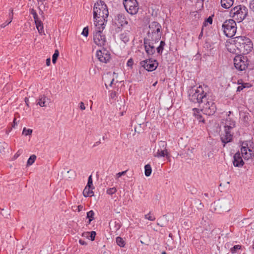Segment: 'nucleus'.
<instances>
[{
  "label": "nucleus",
  "mask_w": 254,
  "mask_h": 254,
  "mask_svg": "<svg viewBox=\"0 0 254 254\" xmlns=\"http://www.w3.org/2000/svg\"><path fill=\"white\" fill-rule=\"evenodd\" d=\"M108 16V9L105 2L101 0L97 1L93 7V19L95 26L102 27L104 29Z\"/></svg>",
  "instance_id": "f257e3e1"
},
{
  "label": "nucleus",
  "mask_w": 254,
  "mask_h": 254,
  "mask_svg": "<svg viewBox=\"0 0 254 254\" xmlns=\"http://www.w3.org/2000/svg\"><path fill=\"white\" fill-rule=\"evenodd\" d=\"M207 88V86H205L204 88L201 85H199L196 88L192 87L189 91L190 100L199 105L205 102V100L208 98Z\"/></svg>",
  "instance_id": "f03ea898"
},
{
  "label": "nucleus",
  "mask_w": 254,
  "mask_h": 254,
  "mask_svg": "<svg viewBox=\"0 0 254 254\" xmlns=\"http://www.w3.org/2000/svg\"><path fill=\"white\" fill-rule=\"evenodd\" d=\"M149 30L147 33V37L144 38L145 41H152L158 43L161 39L162 35V26L157 21H153L149 24Z\"/></svg>",
  "instance_id": "7ed1b4c3"
},
{
  "label": "nucleus",
  "mask_w": 254,
  "mask_h": 254,
  "mask_svg": "<svg viewBox=\"0 0 254 254\" xmlns=\"http://www.w3.org/2000/svg\"><path fill=\"white\" fill-rule=\"evenodd\" d=\"M233 46L237 48L239 53H242L244 55L249 54L253 48L252 41L245 36L236 37Z\"/></svg>",
  "instance_id": "20e7f679"
},
{
  "label": "nucleus",
  "mask_w": 254,
  "mask_h": 254,
  "mask_svg": "<svg viewBox=\"0 0 254 254\" xmlns=\"http://www.w3.org/2000/svg\"><path fill=\"white\" fill-rule=\"evenodd\" d=\"M230 15L238 22H241L248 16V9L243 5H237L231 10Z\"/></svg>",
  "instance_id": "39448f33"
},
{
  "label": "nucleus",
  "mask_w": 254,
  "mask_h": 254,
  "mask_svg": "<svg viewBox=\"0 0 254 254\" xmlns=\"http://www.w3.org/2000/svg\"><path fill=\"white\" fill-rule=\"evenodd\" d=\"M224 34L228 37H233L237 30L236 23L234 19L226 20L222 25Z\"/></svg>",
  "instance_id": "423d86ee"
},
{
  "label": "nucleus",
  "mask_w": 254,
  "mask_h": 254,
  "mask_svg": "<svg viewBox=\"0 0 254 254\" xmlns=\"http://www.w3.org/2000/svg\"><path fill=\"white\" fill-rule=\"evenodd\" d=\"M249 61L246 56L238 55L234 59V66L240 71L246 69L249 65Z\"/></svg>",
  "instance_id": "0eeeda50"
},
{
  "label": "nucleus",
  "mask_w": 254,
  "mask_h": 254,
  "mask_svg": "<svg viewBox=\"0 0 254 254\" xmlns=\"http://www.w3.org/2000/svg\"><path fill=\"white\" fill-rule=\"evenodd\" d=\"M102 27L96 26L95 31L93 33L94 43L99 46H103L106 42V36L103 34Z\"/></svg>",
  "instance_id": "6e6552de"
},
{
  "label": "nucleus",
  "mask_w": 254,
  "mask_h": 254,
  "mask_svg": "<svg viewBox=\"0 0 254 254\" xmlns=\"http://www.w3.org/2000/svg\"><path fill=\"white\" fill-rule=\"evenodd\" d=\"M203 104L201 111L203 114L208 116H211L215 114L217 110L216 106L212 99L208 98L207 100H205V102Z\"/></svg>",
  "instance_id": "1a4fd4ad"
},
{
  "label": "nucleus",
  "mask_w": 254,
  "mask_h": 254,
  "mask_svg": "<svg viewBox=\"0 0 254 254\" xmlns=\"http://www.w3.org/2000/svg\"><path fill=\"white\" fill-rule=\"evenodd\" d=\"M124 5L127 11L131 15L136 14L139 9L136 0H124Z\"/></svg>",
  "instance_id": "9d476101"
},
{
  "label": "nucleus",
  "mask_w": 254,
  "mask_h": 254,
  "mask_svg": "<svg viewBox=\"0 0 254 254\" xmlns=\"http://www.w3.org/2000/svg\"><path fill=\"white\" fill-rule=\"evenodd\" d=\"M140 64L146 70L152 71L156 69L158 65V63L157 60L150 59L141 61Z\"/></svg>",
  "instance_id": "9b49d317"
},
{
  "label": "nucleus",
  "mask_w": 254,
  "mask_h": 254,
  "mask_svg": "<svg viewBox=\"0 0 254 254\" xmlns=\"http://www.w3.org/2000/svg\"><path fill=\"white\" fill-rule=\"evenodd\" d=\"M159 148L158 149L157 152L154 154V156L157 158L160 157H169V152L166 149L167 143L165 141H160L159 142Z\"/></svg>",
  "instance_id": "f8f14e48"
},
{
  "label": "nucleus",
  "mask_w": 254,
  "mask_h": 254,
  "mask_svg": "<svg viewBox=\"0 0 254 254\" xmlns=\"http://www.w3.org/2000/svg\"><path fill=\"white\" fill-rule=\"evenodd\" d=\"M96 56L100 62L104 63H108L111 59L109 52L105 48L97 50Z\"/></svg>",
  "instance_id": "ddd939ff"
},
{
  "label": "nucleus",
  "mask_w": 254,
  "mask_h": 254,
  "mask_svg": "<svg viewBox=\"0 0 254 254\" xmlns=\"http://www.w3.org/2000/svg\"><path fill=\"white\" fill-rule=\"evenodd\" d=\"M232 129L228 127L224 128L225 133L221 135V140L224 143L223 146H225L226 143L232 140L233 133L231 132Z\"/></svg>",
  "instance_id": "4468645a"
},
{
  "label": "nucleus",
  "mask_w": 254,
  "mask_h": 254,
  "mask_svg": "<svg viewBox=\"0 0 254 254\" xmlns=\"http://www.w3.org/2000/svg\"><path fill=\"white\" fill-rule=\"evenodd\" d=\"M241 156L245 160H248L252 157L253 155V151L252 149L248 147V144L243 143L241 149Z\"/></svg>",
  "instance_id": "2eb2a0df"
},
{
  "label": "nucleus",
  "mask_w": 254,
  "mask_h": 254,
  "mask_svg": "<svg viewBox=\"0 0 254 254\" xmlns=\"http://www.w3.org/2000/svg\"><path fill=\"white\" fill-rule=\"evenodd\" d=\"M155 43L152 41H145V39H143L145 50L148 55L152 56L155 53V49L154 46V44Z\"/></svg>",
  "instance_id": "dca6fc26"
},
{
  "label": "nucleus",
  "mask_w": 254,
  "mask_h": 254,
  "mask_svg": "<svg viewBox=\"0 0 254 254\" xmlns=\"http://www.w3.org/2000/svg\"><path fill=\"white\" fill-rule=\"evenodd\" d=\"M115 23L118 26H124L128 24V21L124 14L119 13L115 17Z\"/></svg>",
  "instance_id": "f3484780"
},
{
  "label": "nucleus",
  "mask_w": 254,
  "mask_h": 254,
  "mask_svg": "<svg viewBox=\"0 0 254 254\" xmlns=\"http://www.w3.org/2000/svg\"><path fill=\"white\" fill-rule=\"evenodd\" d=\"M241 153L239 152L236 153L233 157L234 160L233 163L234 166L237 167H241L244 164Z\"/></svg>",
  "instance_id": "a211bd4d"
},
{
  "label": "nucleus",
  "mask_w": 254,
  "mask_h": 254,
  "mask_svg": "<svg viewBox=\"0 0 254 254\" xmlns=\"http://www.w3.org/2000/svg\"><path fill=\"white\" fill-rule=\"evenodd\" d=\"M50 103V99L44 95L39 97L37 104L39 105L41 107H46L48 104Z\"/></svg>",
  "instance_id": "6ab92c4d"
},
{
  "label": "nucleus",
  "mask_w": 254,
  "mask_h": 254,
  "mask_svg": "<svg viewBox=\"0 0 254 254\" xmlns=\"http://www.w3.org/2000/svg\"><path fill=\"white\" fill-rule=\"evenodd\" d=\"M130 31L129 30H126L122 32L120 34V39L124 43L126 44L129 41Z\"/></svg>",
  "instance_id": "aec40b11"
},
{
  "label": "nucleus",
  "mask_w": 254,
  "mask_h": 254,
  "mask_svg": "<svg viewBox=\"0 0 254 254\" xmlns=\"http://www.w3.org/2000/svg\"><path fill=\"white\" fill-rule=\"evenodd\" d=\"M193 111V115L195 116V118L199 121V122H202L203 123H205L204 119L202 118V115L201 114V109H199L197 108H193L192 109Z\"/></svg>",
  "instance_id": "412c9836"
},
{
  "label": "nucleus",
  "mask_w": 254,
  "mask_h": 254,
  "mask_svg": "<svg viewBox=\"0 0 254 254\" xmlns=\"http://www.w3.org/2000/svg\"><path fill=\"white\" fill-rule=\"evenodd\" d=\"M236 122L232 119L229 117V115H228V117L226 119L224 128H230L233 129L235 127Z\"/></svg>",
  "instance_id": "4be33fe9"
},
{
  "label": "nucleus",
  "mask_w": 254,
  "mask_h": 254,
  "mask_svg": "<svg viewBox=\"0 0 254 254\" xmlns=\"http://www.w3.org/2000/svg\"><path fill=\"white\" fill-rule=\"evenodd\" d=\"M234 0H221V6L224 8H229L234 3Z\"/></svg>",
  "instance_id": "5701e85b"
},
{
  "label": "nucleus",
  "mask_w": 254,
  "mask_h": 254,
  "mask_svg": "<svg viewBox=\"0 0 254 254\" xmlns=\"http://www.w3.org/2000/svg\"><path fill=\"white\" fill-rule=\"evenodd\" d=\"M110 227L111 230L116 232L121 228V224L119 221H114L110 223Z\"/></svg>",
  "instance_id": "b1692460"
},
{
  "label": "nucleus",
  "mask_w": 254,
  "mask_h": 254,
  "mask_svg": "<svg viewBox=\"0 0 254 254\" xmlns=\"http://www.w3.org/2000/svg\"><path fill=\"white\" fill-rule=\"evenodd\" d=\"M35 23L36 24V28L37 30H38L39 33L41 34L42 33H44V27L42 22L41 20L37 19L36 20H35Z\"/></svg>",
  "instance_id": "393cba45"
},
{
  "label": "nucleus",
  "mask_w": 254,
  "mask_h": 254,
  "mask_svg": "<svg viewBox=\"0 0 254 254\" xmlns=\"http://www.w3.org/2000/svg\"><path fill=\"white\" fill-rule=\"evenodd\" d=\"M92 188H89L87 187H85L83 191V194L85 197L92 196L94 195V192L92 190Z\"/></svg>",
  "instance_id": "a878e982"
},
{
  "label": "nucleus",
  "mask_w": 254,
  "mask_h": 254,
  "mask_svg": "<svg viewBox=\"0 0 254 254\" xmlns=\"http://www.w3.org/2000/svg\"><path fill=\"white\" fill-rule=\"evenodd\" d=\"M242 246L241 245H235L230 249L231 254H240V250L242 249Z\"/></svg>",
  "instance_id": "bb28decb"
},
{
  "label": "nucleus",
  "mask_w": 254,
  "mask_h": 254,
  "mask_svg": "<svg viewBox=\"0 0 254 254\" xmlns=\"http://www.w3.org/2000/svg\"><path fill=\"white\" fill-rule=\"evenodd\" d=\"M9 11H9V13L8 14V17H9L8 22L7 24H5V23L1 24L0 25L1 28H4L6 26H7V25H8L9 24H10L12 20L13 19V9L11 8V9H10Z\"/></svg>",
  "instance_id": "cd10ccee"
},
{
  "label": "nucleus",
  "mask_w": 254,
  "mask_h": 254,
  "mask_svg": "<svg viewBox=\"0 0 254 254\" xmlns=\"http://www.w3.org/2000/svg\"><path fill=\"white\" fill-rule=\"evenodd\" d=\"M166 45V43L164 41H161L159 46L156 48L157 53L162 55L163 51L164 50V46Z\"/></svg>",
  "instance_id": "c85d7f7f"
},
{
  "label": "nucleus",
  "mask_w": 254,
  "mask_h": 254,
  "mask_svg": "<svg viewBox=\"0 0 254 254\" xmlns=\"http://www.w3.org/2000/svg\"><path fill=\"white\" fill-rule=\"evenodd\" d=\"M145 169V175L146 177H149L150 176L152 172V168L151 166L149 164H147L144 167Z\"/></svg>",
  "instance_id": "c756f323"
},
{
  "label": "nucleus",
  "mask_w": 254,
  "mask_h": 254,
  "mask_svg": "<svg viewBox=\"0 0 254 254\" xmlns=\"http://www.w3.org/2000/svg\"><path fill=\"white\" fill-rule=\"evenodd\" d=\"M116 243L120 247H124L126 244L125 241L120 237H117L116 238Z\"/></svg>",
  "instance_id": "7c9ffc66"
},
{
  "label": "nucleus",
  "mask_w": 254,
  "mask_h": 254,
  "mask_svg": "<svg viewBox=\"0 0 254 254\" xmlns=\"http://www.w3.org/2000/svg\"><path fill=\"white\" fill-rule=\"evenodd\" d=\"M94 212L93 210H90L87 213L86 217L89 219L88 224H90L91 222L94 219Z\"/></svg>",
  "instance_id": "2f4dec72"
},
{
  "label": "nucleus",
  "mask_w": 254,
  "mask_h": 254,
  "mask_svg": "<svg viewBox=\"0 0 254 254\" xmlns=\"http://www.w3.org/2000/svg\"><path fill=\"white\" fill-rule=\"evenodd\" d=\"M36 159V156L35 155H32L30 156L29 158L28 159L27 162V166H30L32 165L35 162Z\"/></svg>",
  "instance_id": "473e14b6"
},
{
  "label": "nucleus",
  "mask_w": 254,
  "mask_h": 254,
  "mask_svg": "<svg viewBox=\"0 0 254 254\" xmlns=\"http://www.w3.org/2000/svg\"><path fill=\"white\" fill-rule=\"evenodd\" d=\"M87 235L86 237L93 241L95 240L96 233L95 231H91L90 232H87Z\"/></svg>",
  "instance_id": "72a5a7b5"
},
{
  "label": "nucleus",
  "mask_w": 254,
  "mask_h": 254,
  "mask_svg": "<svg viewBox=\"0 0 254 254\" xmlns=\"http://www.w3.org/2000/svg\"><path fill=\"white\" fill-rule=\"evenodd\" d=\"M213 19L212 16H209L206 18L203 22L202 27H206L208 23L211 24L212 23Z\"/></svg>",
  "instance_id": "f704fd0d"
},
{
  "label": "nucleus",
  "mask_w": 254,
  "mask_h": 254,
  "mask_svg": "<svg viewBox=\"0 0 254 254\" xmlns=\"http://www.w3.org/2000/svg\"><path fill=\"white\" fill-rule=\"evenodd\" d=\"M59 56V52L58 50L55 51V53L52 57V62L53 64H55L57 62V59Z\"/></svg>",
  "instance_id": "c9c22d12"
},
{
  "label": "nucleus",
  "mask_w": 254,
  "mask_h": 254,
  "mask_svg": "<svg viewBox=\"0 0 254 254\" xmlns=\"http://www.w3.org/2000/svg\"><path fill=\"white\" fill-rule=\"evenodd\" d=\"M32 129H27L26 127H24L23 131H22V134L27 136V135H30L32 133Z\"/></svg>",
  "instance_id": "e433bc0d"
},
{
  "label": "nucleus",
  "mask_w": 254,
  "mask_h": 254,
  "mask_svg": "<svg viewBox=\"0 0 254 254\" xmlns=\"http://www.w3.org/2000/svg\"><path fill=\"white\" fill-rule=\"evenodd\" d=\"M86 187H87L89 188H92V189H94V187H93V181H92V178L91 175H90L88 177V182H87Z\"/></svg>",
  "instance_id": "4c0bfd02"
},
{
  "label": "nucleus",
  "mask_w": 254,
  "mask_h": 254,
  "mask_svg": "<svg viewBox=\"0 0 254 254\" xmlns=\"http://www.w3.org/2000/svg\"><path fill=\"white\" fill-rule=\"evenodd\" d=\"M30 14L33 15L34 21L39 19L37 14L36 11L35 9L33 8L30 9Z\"/></svg>",
  "instance_id": "58836bf2"
},
{
  "label": "nucleus",
  "mask_w": 254,
  "mask_h": 254,
  "mask_svg": "<svg viewBox=\"0 0 254 254\" xmlns=\"http://www.w3.org/2000/svg\"><path fill=\"white\" fill-rule=\"evenodd\" d=\"M144 217L145 219L152 221L155 220V217L151 214V212H149V213L145 215Z\"/></svg>",
  "instance_id": "ea45409f"
},
{
  "label": "nucleus",
  "mask_w": 254,
  "mask_h": 254,
  "mask_svg": "<svg viewBox=\"0 0 254 254\" xmlns=\"http://www.w3.org/2000/svg\"><path fill=\"white\" fill-rule=\"evenodd\" d=\"M117 191V189L116 188L113 187L111 188H109L107 190V193L110 195H112L115 193Z\"/></svg>",
  "instance_id": "a19ab883"
},
{
  "label": "nucleus",
  "mask_w": 254,
  "mask_h": 254,
  "mask_svg": "<svg viewBox=\"0 0 254 254\" xmlns=\"http://www.w3.org/2000/svg\"><path fill=\"white\" fill-rule=\"evenodd\" d=\"M88 27H85L83 28L81 34L85 37H87L88 35Z\"/></svg>",
  "instance_id": "79ce46f5"
},
{
  "label": "nucleus",
  "mask_w": 254,
  "mask_h": 254,
  "mask_svg": "<svg viewBox=\"0 0 254 254\" xmlns=\"http://www.w3.org/2000/svg\"><path fill=\"white\" fill-rule=\"evenodd\" d=\"M22 153V150H19L13 156V159H17Z\"/></svg>",
  "instance_id": "37998d69"
},
{
  "label": "nucleus",
  "mask_w": 254,
  "mask_h": 254,
  "mask_svg": "<svg viewBox=\"0 0 254 254\" xmlns=\"http://www.w3.org/2000/svg\"><path fill=\"white\" fill-rule=\"evenodd\" d=\"M133 64V61L132 58H130L128 60L127 65V66L132 68Z\"/></svg>",
  "instance_id": "c03bdc74"
},
{
  "label": "nucleus",
  "mask_w": 254,
  "mask_h": 254,
  "mask_svg": "<svg viewBox=\"0 0 254 254\" xmlns=\"http://www.w3.org/2000/svg\"><path fill=\"white\" fill-rule=\"evenodd\" d=\"M249 7L251 10L254 12V0L250 1L249 3Z\"/></svg>",
  "instance_id": "a18cd8bd"
},
{
  "label": "nucleus",
  "mask_w": 254,
  "mask_h": 254,
  "mask_svg": "<svg viewBox=\"0 0 254 254\" xmlns=\"http://www.w3.org/2000/svg\"><path fill=\"white\" fill-rule=\"evenodd\" d=\"M127 172V170H126V171H122L121 172H119V173H117L116 174L117 178H119L121 177V176L125 175L126 174Z\"/></svg>",
  "instance_id": "49530a36"
},
{
  "label": "nucleus",
  "mask_w": 254,
  "mask_h": 254,
  "mask_svg": "<svg viewBox=\"0 0 254 254\" xmlns=\"http://www.w3.org/2000/svg\"><path fill=\"white\" fill-rule=\"evenodd\" d=\"M234 45H232V48H228V51L230 52V53H235L236 54V49H235V46H233Z\"/></svg>",
  "instance_id": "de8ad7c7"
},
{
  "label": "nucleus",
  "mask_w": 254,
  "mask_h": 254,
  "mask_svg": "<svg viewBox=\"0 0 254 254\" xmlns=\"http://www.w3.org/2000/svg\"><path fill=\"white\" fill-rule=\"evenodd\" d=\"M245 87H246V86L245 85H244L243 84H242V85L239 86L237 87V91L240 92Z\"/></svg>",
  "instance_id": "09e8293b"
},
{
  "label": "nucleus",
  "mask_w": 254,
  "mask_h": 254,
  "mask_svg": "<svg viewBox=\"0 0 254 254\" xmlns=\"http://www.w3.org/2000/svg\"><path fill=\"white\" fill-rule=\"evenodd\" d=\"M79 108L81 110H84L85 109V107L83 102H81L79 103Z\"/></svg>",
  "instance_id": "8fccbe9b"
},
{
  "label": "nucleus",
  "mask_w": 254,
  "mask_h": 254,
  "mask_svg": "<svg viewBox=\"0 0 254 254\" xmlns=\"http://www.w3.org/2000/svg\"><path fill=\"white\" fill-rule=\"evenodd\" d=\"M76 207L77 208L75 210H77L78 212H80V211H81L83 208V206L82 205H79L77 206Z\"/></svg>",
  "instance_id": "3c124183"
},
{
  "label": "nucleus",
  "mask_w": 254,
  "mask_h": 254,
  "mask_svg": "<svg viewBox=\"0 0 254 254\" xmlns=\"http://www.w3.org/2000/svg\"><path fill=\"white\" fill-rule=\"evenodd\" d=\"M79 243L81 245H86L87 243L83 240L80 239L79 241Z\"/></svg>",
  "instance_id": "603ef678"
},
{
  "label": "nucleus",
  "mask_w": 254,
  "mask_h": 254,
  "mask_svg": "<svg viewBox=\"0 0 254 254\" xmlns=\"http://www.w3.org/2000/svg\"><path fill=\"white\" fill-rule=\"evenodd\" d=\"M203 29H204V28L203 27H202V29H201V32L198 36V39H200L203 36Z\"/></svg>",
  "instance_id": "864d4df0"
},
{
  "label": "nucleus",
  "mask_w": 254,
  "mask_h": 254,
  "mask_svg": "<svg viewBox=\"0 0 254 254\" xmlns=\"http://www.w3.org/2000/svg\"><path fill=\"white\" fill-rule=\"evenodd\" d=\"M195 203L199 204V206H203V205L201 202V201L199 199H196L195 200Z\"/></svg>",
  "instance_id": "5fc2aeb1"
},
{
  "label": "nucleus",
  "mask_w": 254,
  "mask_h": 254,
  "mask_svg": "<svg viewBox=\"0 0 254 254\" xmlns=\"http://www.w3.org/2000/svg\"><path fill=\"white\" fill-rule=\"evenodd\" d=\"M116 96V93L115 91H112L110 94V97L111 98H114Z\"/></svg>",
  "instance_id": "6e6d98bb"
},
{
  "label": "nucleus",
  "mask_w": 254,
  "mask_h": 254,
  "mask_svg": "<svg viewBox=\"0 0 254 254\" xmlns=\"http://www.w3.org/2000/svg\"><path fill=\"white\" fill-rule=\"evenodd\" d=\"M51 64V59L50 58H48L46 60V64L48 66H49Z\"/></svg>",
  "instance_id": "4d7b16f0"
},
{
  "label": "nucleus",
  "mask_w": 254,
  "mask_h": 254,
  "mask_svg": "<svg viewBox=\"0 0 254 254\" xmlns=\"http://www.w3.org/2000/svg\"><path fill=\"white\" fill-rule=\"evenodd\" d=\"M100 143H101L100 141H97V142H96L94 144V145H93V147H95V146H98V145H99Z\"/></svg>",
  "instance_id": "13d9d810"
},
{
  "label": "nucleus",
  "mask_w": 254,
  "mask_h": 254,
  "mask_svg": "<svg viewBox=\"0 0 254 254\" xmlns=\"http://www.w3.org/2000/svg\"><path fill=\"white\" fill-rule=\"evenodd\" d=\"M25 102L26 105L28 106H29V105H28L29 100H28V99L27 98H25Z\"/></svg>",
  "instance_id": "bf43d9fd"
},
{
  "label": "nucleus",
  "mask_w": 254,
  "mask_h": 254,
  "mask_svg": "<svg viewBox=\"0 0 254 254\" xmlns=\"http://www.w3.org/2000/svg\"><path fill=\"white\" fill-rule=\"evenodd\" d=\"M244 119L245 121H248L249 120V116L248 115H245L244 117Z\"/></svg>",
  "instance_id": "052dcab7"
},
{
  "label": "nucleus",
  "mask_w": 254,
  "mask_h": 254,
  "mask_svg": "<svg viewBox=\"0 0 254 254\" xmlns=\"http://www.w3.org/2000/svg\"><path fill=\"white\" fill-rule=\"evenodd\" d=\"M114 81V78H113L112 79V80H111V81L110 83V84H109L110 86H112V84H113V83Z\"/></svg>",
  "instance_id": "680f3d73"
},
{
  "label": "nucleus",
  "mask_w": 254,
  "mask_h": 254,
  "mask_svg": "<svg viewBox=\"0 0 254 254\" xmlns=\"http://www.w3.org/2000/svg\"><path fill=\"white\" fill-rule=\"evenodd\" d=\"M15 121H16V119H15V118H14V120H13V127H14V126H15V125H16V122H15Z\"/></svg>",
  "instance_id": "e2e57ef3"
},
{
  "label": "nucleus",
  "mask_w": 254,
  "mask_h": 254,
  "mask_svg": "<svg viewBox=\"0 0 254 254\" xmlns=\"http://www.w3.org/2000/svg\"><path fill=\"white\" fill-rule=\"evenodd\" d=\"M46 0H37L38 1H40V2H43Z\"/></svg>",
  "instance_id": "0e129e2a"
},
{
  "label": "nucleus",
  "mask_w": 254,
  "mask_h": 254,
  "mask_svg": "<svg viewBox=\"0 0 254 254\" xmlns=\"http://www.w3.org/2000/svg\"><path fill=\"white\" fill-rule=\"evenodd\" d=\"M204 195L206 196V197H208V194L207 193H204Z\"/></svg>",
  "instance_id": "69168bd1"
},
{
  "label": "nucleus",
  "mask_w": 254,
  "mask_h": 254,
  "mask_svg": "<svg viewBox=\"0 0 254 254\" xmlns=\"http://www.w3.org/2000/svg\"><path fill=\"white\" fill-rule=\"evenodd\" d=\"M162 254H167L165 252H163Z\"/></svg>",
  "instance_id": "338daca9"
},
{
  "label": "nucleus",
  "mask_w": 254,
  "mask_h": 254,
  "mask_svg": "<svg viewBox=\"0 0 254 254\" xmlns=\"http://www.w3.org/2000/svg\"><path fill=\"white\" fill-rule=\"evenodd\" d=\"M253 248L254 249V243H253Z\"/></svg>",
  "instance_id": "774afa93"
}]
</instances>
